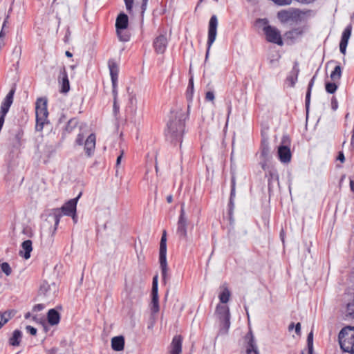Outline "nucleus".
<instances>
[{
  "mask_svg": "<svg viewBox=\"0 0 354 354\" xmlns=\"http://www.w3.org/2000/svg\"><path fill=\"white\" fill-rule=\"evenodd\" d=\"M313 15L314 12L311 10H301L296 8L281 10L277 14V19L281 24L305 22Z\"/></svg>",
  "mask_w": 354,
  "mask_h": 354,
  "instance_id": "1",
  "label": "nucleus"
},
{
  "mask_svg": "<svg viewBox=\"0 0 354 354\" xmlns=\"http://www.w3.org/2000/svg\"><path fill=\"white\" fill-rule=\"evenodd\" d=\"M338 338L342 351L354 354V327L347 326L342 328Z\"/></svg>",
  "mask_w": 354,
  "mask_h": 354,
  "instance_id": "2",
  "label": "nucleus"
},
{
  "mask_svg": "<svg viewBox=\"0 0 354 354\" xmlns=\"http://www.w3.org/2000/svg\"><path fill=\"white\" fill-rule=\"evenodd\" d=\"M36 130L42 131L47 122L48 112L47 110V100L43 97L38 98L35 105Z\"/></svg>",
  "mask_w": 354,
  "mask_h": 354,
  "instance_id": "3",
  "label": "nucleus"
},
{
  "mask_svg": "<svg viewBox=\"0 0 354 354\" xmlns=\"http://www.w3.org/2000/svg\"><path fill=\"white\" fill-rule=\"evenodd\" d=\"M216 313L221 321V333H227L230 326V315L228 306L225 304H218L216 306Z\"/></svg>",
  "mask_w": 354,
  "mask_h": 354,
  "instance_id": "4",
  "label": "nucleus"
},
{
  "mask_svg": "<svg viewBox=\"0 0 354 354\" xmlns=\"http://www.w3.org/2000/svg\"><path fill=\"white\" fill-rule=\"evenodd\" d=\"M290 140L288 136H283L281 143L278 147L277 156L282 163H288L292 158L290 149Z\"/></svg>",
  "mask_w": 354,
  "mask_h": 354,
  "instance_id": "5",
  "label": "nucleus"
},
{
  "mask_svg": "<svg viewBox=\"0 0 354 354\" xmlns=\"http://www.w3.org/2000/svg\"><path fill=\"white\" fill-rule=\"evenodd\" d=\"M218 19L216 15H212L209 21L208 24V37H207V48L205 55V59L207 60L209 55L211 46L216 40L217 35V27H218Z\"/></svg>",
  "mask_w": 354,
  "mask_h": 354,
  "instance_id": "6",
  "label": "nucleus"
},
{
  "mask_svg": "<svg viewBox=\"0 0 354 354\" xmlns=\"http://www.w3.org/2000/svg\"><path fill=\"white\" fill-rule=\"evenodd\" d=\"M184 131V124L178 120L171 121L167 124V129L166 135L170 138L171 141L174 140L180 139Z\"/></svg>",
  "mask_w": 354,
  "mask_h": 354,
  "instance_id": "7",
  "label": "nucleus"
},
{
  "mask_svg": "<svg viewBox=\"0 0 354 354\" xmlns=\"http://www.w3.org/2000/svg\"><path fill=\"white\" fill-rule=\"evenodd\" d=\"M263 32L268 41L276 44L279 46L283 45L281 32L278 28L274 26H267L263 28Z\"/></svg>",
  "mask_w": 354,
  "mask_h": 354,
  "instance_id": "8",
  "label": "nucleus"
},
{
  "mask_svg": "<svg viewBox=\"0 0 354 354\" xmlns=\"http://www.w3.org/2000/svg\"><path fill=\"white\" fill-rule=\"evenodd\" d=\"M109 68L110 75H111V82H112V86H113L112 93L113 95V100H117V97H118L117 85H118V77L119 68H118L117 64L113 61L109 62Z\"/></svg>",
  "mask_w": 354,
  "mask_h": 354,
  "instance_id": "9",
  "label": "nucleus"
},
{
  "mask_svg": "<svg viewBox=\"0 0 354 354\" xmlns=\"http://www.w3.org/2000/svg\"><path fill=\"white\" fill-rule=\"evenodd\" d=\"M151 297V310L153 315L157 313L159 311L157 275L154 276L153 278Z\"/></svg>",
  "mask_w": 354,
  "mask_h": 354,
  "instance_id": "10",
  "label": "nucleus"
},
{
  "mask_svg": "<svg viewBox=\"0 0 354 354\" xmlns=\"http://www.w3.org/2000/svg\"><path fill=\"white\" fill-rule=\"evenodd\" d=\"M58 288L55 283H49L44 281L39 289V294L49 299L53 298L57 292Z\"/></svg>",
  "mask_w": 354,
  "mask_h": 354,
  "instance_id": "11",
  "label": "nucleus"
},
{
  "mask_svg": "<svg viewBox=\"0 0 354 354\" xmlns=\"http://www.w3.org/2000/svg\"><path fill=\"white\" fill-rule=\"evenodd\" d=\"M246 350L245 354H259L257 346L251 331L245 335Z\"/></svg>",
  "mask_w": 354,
  "mask_h": 354,
  "instance_id": "12",
  "label": "nucleus"
},
{
  "mask_svg": "<svg viewBox=\"0 0 354 354\" xmlns=\"http://www.w3.org/2000/svg\"><path fill=\"white\" fill-rule=\"evenodd\" d=\"M81 195L80 192L75 198L70 200L62 207L61 209L64 214L71 216L72 214L76 213L77 203Z\"/></svg>",
  "mask_w": 354,
  "mask_h": 354,
  "instance_id": "13",
  "label": "nucleus"
},
{
  "mask_svg": "<svg viewBox=\"0 0 354 354\" xmlns=\"http://www.w3.org/2000/svg\"><path fill=\"white\" fill-rule=\"evenodd\" d=\"M351 31H352V26H351V25H349L344 29V30L342 33V38H341V41H340V44H339V50H340V52L344 55H345V53H346L348 42L349 38L351 35Z\"/></svg>",
  "mask_w": 354,
  "mask_h": 354,
  "instance_id": "14",
  "label": "nucleus"
},
{
  "mask_svg": "<svg viewBox=\"0 0 354 354\" xmlns=\"http://www.w3.org/2000/svg\"><path fill=\"white\" fill-rule=\"evenodd\" d=\"M14 93L15 90L12 89L4 98L1 106L0 115H6L11 104H12Z\"/></svg>",
  "mask_w": 354,
  "mask_h": 354,
  "instance_id": "15",
  "label": "nucleus"
},
{
  "mask_svg": "<svg viewBox=\"0 0 354 354\" xmlns=\"http://www.w3.org/2000/svg\"><path fill=\"white\" fill-rule=\"evenodd\" d=\"M153 46L158 53H163L167 46V39L165 35H160L155 39Z\"/></svg>",
  "mask_w": 354,
  "mask_h": 354,
  "instance_id": "16",
  "label": "nucleus"
},
{
  "mask_svg": "<svg viewBox=\"0 0 354 354\" xmlns=\"http://www.w3.org/2000/svg\"><path fill=\"white\" fill-rule=\"evenodd\" d=\"M182 341L183 338L180 335H176L173 338V340L170 345V354H181Z\"/></svg>",
  "mask_w": 354,
  "mask_h": 354,
  "instance_id": "17",
  "label": "nucleus"
},
{
  "mask_svg": "<svg viewBox=\"0 0 354 354\" xmlns=\"http://www.w3.org/2000/svg\"><path fill=\"white\" fill-rule=\"evenodd\" d=\"M159 263H160V267L161 269L162 281L165 283H166L167 280L169 279V275L168 274L167 256L159 257Z\"/></svg>",
  "mask_w": 354,
  "mask_h": 354,
  "instance_id": "18",
  "label": "nucleus"
},
{
  "mask_svg": "<svg viewBox=\"0 0 354 354\" xmlns=\"http://www.w3.org/2000/svg\"><path fill=\"white\" fill-rule=\"evenodd\" d=\"M95 148V136L91 134L84 143V149L88 156H91Z\"/></svg>",
  "mask_w": 354,
  "mask_h": 354,
  "instance_id": "19",
  "label": "nucleus"
},
{
  "mask_svg": "<svg viewBox=\"0 0 354 354\" xmlns=\"http://www.w3.org/2000/svg\"><path fill=\"white\" fill-rule=\"evenodd\" d=\"M124 347V338L123 336H116L111 339V348L115 351H122Z\"/></svg>",
  "mask_w": 354,
  "mask_h": 354,
  "instance_id": "20",
  "label": "nucleus"
},
{
  "mask_svg": "<svg viewBox=\"0 0 354 354\" xmlns=\"http://www.w3.org/2000/svg\"><path fill=\"white\" fill-rule=\"evenodd\" d=\"M22 250L19 252V254L24 257L26 259H28L30 257V252L32 250V241L30 240H26L21 244Z\"/></svg>",
  "mask_w": 354,
  "mask_h": 354,
  "instance_id": "21",
  "label": "nucleus"
},
{
  "mask_svg": "<svg viewBox=\"0 0 354 354\" xmlns=\"http://www.w3.org/2000/svg\"><path fill=\"white\" fill-rule=\"evenodd\" d=\"M129 19L124 13H120L115 21L116 29H126L128 27Z\"/></svg>",
  "mask_w": 354,
  "mask_h": 354,
  "instance_id": "22",
  "label": "nucleus"
},
{
  "mask_svg": "<svg viewBox=\"0 0 354 354\" xmlns=\"http://www.w3.org/2000/svg\"><path fill=\"white\" fill-rule=\"evenodd\" d=\"M47 319L50 325H57L59 322L60 315L56 310L50 309L48 312Z\"/></svg>",
  "mask_w": 354,
  "mask_h": 354,
  "instance_id": "23",
  "label": "nucleus"
},
{
  "mask_svg": "<svg viewBox=\"0 0 354 354\" xmlns=\"http://www.w3.org/2000/svg\"><path fill=\"white\" fill-rule=\"evenodd\" d=\"M187 220L178 218V227H177V233L179 236L183 239L187 238Z\"/></svg>",
  "mask_w": 354,
  "mask_h": 354,
  "instance_id": "24",
  "label": "nucleus"
},
{
  "mask_svg": "<svg viewBox=\"0 0 354 354\" xmlns=\"http://www.w3.org/2000/svg\"><path fill=\"white\" fill-rule=\"evenodd\" d=\"M59 83L62 86L61 91L62 93H67L70 89V85L68 75L65 71L62 73L59 77Z\"/></svg>",
  "mask_w": 354,
  "mask_h": 354,
  "instance_id": "25",
  "label": "nucleus"
},
{
  "mask_svg": "<svg viewBox=\"0 0 354 354\" xmlns=\"http://www.w3.org/2000/svg\"><path fill=\"white\" fill-rule=\"evenodd\" d=\"M306 30V26H299L295 28H292L291 30L287 32V35L290 38H297L301 35H303Z\"/></svg>",
  "mask_w": 354,
  "mask_h": 354,
  "instance_id": "26",
  "label": "nucleus"
},
{
  "mask_svg": "<svg viewBox=\"0 0 354 354\" xmlns=\"http://www.w3.org/2000/svg\"><path fill=\"white\" fill-rule=\"evenodd\" d=\"M22 337V333L19 330H15L12 337L9 339V344L13 346H17L19 345Z\"/></svg>",
  "mask_w": 354,
  "mask_h": 354,
  "instance_id": "27",
  "label": "nucleus"
},
{
  "mask_svg": "<svg viewBox=\"0 0 354 354\" xmlns=\"http://www.w3.org/2000/svg\"><path fill=\"white\" fill-rule=\"evenodd\" d=\"M15 312L14 310H8L0 313V329L15 315Z\"/></svg>",
  "mask_w": 354,
  "mask_h": 354,
  "instance_id": "28",
  "label": "nucleus"
},
{
  "mask_svg": "<svg viewBox=\"0 0 354 354\" xmlns=\"http://www.w3.org/2000/svg\"><path fill=\"white\" fill-rule=\"evenodd\" d=\"M167 256V238L166 232L164 231L160 243L159 257Z\"/></svg>",
  "mask_w": 354,
  "mask_h": 354,
  "instance_id": "29",
  "label": "nucleus"
},
{
  "mask_svg": "<svg viewBox=\"0 0 354 354\" xmlns=\"http://www.w3.org/2000/svg\"><path fill=\"white\" fill-rule=\"evenodd\" d=\"M222 292L219 295V299L221 303L226 304L230 297V292L227 287L223 286Z\"/></svg>",
  "mask_w": 354,
  "mask_h": 354,
  "instance_id": "30",
  "label": "nucleus"
},
{
  "mask_svg": "<svg viewBox=\"0 0 354 354\" xmlns=\"http://www.w3.org/2000/svg\"><path fill=\"white\" fill-rule=\"evenodd\" d=\"M342 76V68L340 66H336L334 71L330 73V78L333 82L339 80Z\"/></svg>",
  "mask_w": 354,
  "mask_h": 354,
  "instance_id": "31",
  "label": "nucleus"
},
{
  "mask_svg": "<svg viewBox=\"0 0 354 354\" xmlns=\"http://www.w3.org/2000/svg\"><path fill=\"white\" fill-rule=\"evenodd\" d=\"M345 315L348 319H354V301L347 304Z\"/></svg>",
  "mask_w": 354,
  "mask_h": 354,
  "instance_id": "32",
  "label": "nucleus"
},
{
  "mask_svg": "<svg viewBox=\"0 0 354 354\" xmlns=\"http://www.w3.org/2000/svg\"><path fill=\"white\" fill-rule=\"evenodd\" d=\"M125 29H116L119 39L122 41H127L129 39V35L124 32Z\"/></svg>",
  "mask_w": 354,
  "mask_h": 354,
  "instance_id": "33",
  "label": "nucleus"
},
{
  "mask_svg": "<svg viewBox=\"0 0 354 354\" xmlns=\"http://www.w3.org/2000/svg\"><path fill=\"white\" fill-rule=\"evenodd\" d=\"M335 82H334L333 83L328 82L326 84V91L328 93H334L336 91V90L337 88V86Z\"/></svg>",
  "mask_w": 354,
  "mask_h": 354,
  "instance_id": "34",
  "label": "nucleus"
},
{
  "mask_svg": "<svg viewBox=\"0 0 354 354\" xmlns=\"http://www.w3.org/2000/svg\"><path fill=\"white\" fill-rule=\"evenodd\" d=\"M313 333L311 331L307 337V344H308L309 354H312V353H313Z\"/></svg>",
  "mask_w": 354,
  "mask_h": 354,
  "instance_id": "35",
  "label": "nucleus"
},
{
  "mask_svg": "<svg viewBox=\"0 0 354 354\" xmlns=\"http://www.w3.org/2000/svg\"><path fill=\"white\" fill-rule=\"evenodd\" d=\"M126 9L128 12L131 13L133 10V6L134 0H124Z\"/></svg>",
  "mask_w": 354,
  "mask_h": 354,
  "instance_id": "36",
  "label": "nucleus"
},
{
  "mask_svg": "<svg viewBox=\"0 0 354 354\" xmlns=\"http://www.w3.org/2000/svg\"><path fill=\"white\" fill-rule=\"evenodd\" d=\"M22 136H23V132L21 131H18L15 136V145H20L21 139Z\"/></svg>",
  "mask_w": 354,
  "mask_h": 354,
  "instance_id": "37",
  "label": "nucleus"
},
{
  "mask_svg": "<svg viewBox=\"0 0 354 354\" xmlns=\"http://www.w3.org/2000/svg\"><path fill=\"white\" fill-rule=\"evenodd\" d=\"M235 196V181L234 179H232V190H231V194H230V205H232V199Z\"/></svg>",
  "mask_w": 354,
  "mask_h": 354,
  "instance_id": "38",
  "label": "nucleus"
},
{
  "mask_svg": "<svg viewBox=\"0 0 354 354\" xmlns=\"http://www.w3.org/2000/svg\"><path fill=\"white\" fill-rule=\"evenodd\" d=\"M77 124V122L75 119L70 120L68 122L66 130L71 131Z\"/></svg>",
  "mask_w": 354,
  "mask_h": 354,
  "instance_id": "39",
  "label": "nucleus"
},
{
  "mask_svg": "<svg viewBox=\"0 0 354 354\" xmlns=\"http://www.w3.org/2000/svg\"><path fill=\"white\" fill-rule=\"evenodd\" d=\"M257 24L260 26H263V28L265 27V26H268V21L267 19H259L257 20L256 21Z\"/></svg>",
  "mask_w": 354,
  "mask_h": 354,
  "instance_id": "40",
  "label": "nucleus"
},
{
  "mask_svg": "<svg viewBox=\"0 0 354 354\" xmlns=\"http://www.w3.org/2000/svg\"><path fill=\"white\" fill-rule=\"evenodd\" d=\"M130 104L134 108V112L136 111L137 99L135 95H132L130 97Z\"/></svg>",
  "mask_w": 354,
  "mask_h": 354,
  "instance_id": "41",
  "label": "nucleus"
},
{
  "mask_svg": "<svg viewBox=\"0 0 354 354\" xmlns=\"http://www.w3.org/2000/svg\"><path fill=\"white\" fill-rule=\"evenodd\" d=\"M205 99L208 101H214V94L212 91H208L206 93Z\"/></svg>",
  "mask_w": 354,
  "mask_h": 354,
  "instance_id": "42",
  "label": "nucleus"
},
{
  "mask_svg": "<svg viewBox=\"0 0 354 354\" xmlns=\"http://www.w3.org/2000/svg\"><path fill=\"white\" fill-rule=\"evenodd\" d=\"M26 330L32 335H35L37 334V329L31 326H27Z\"/></svg>",
  "mask_w": 354,
  "mask_h": 354,
  "instance_id": "43",
  "label": "nucleus"
},
{
  "mask_svg": "<svg viewBox=\"0 0 354 354\" xmlns=\"http://www.w3.org/2000/svg\"><path fill=\"white\" fill-rule=\"evenodd\" d=\"M184 205H185V204L182 203L179 218L187 219V218L185 217V209H184Z\"/></svg>",
  "mask_w": 354,
  "mask_h": 354,
  "instance_id": "44",
  "label": "nucleus"
},
{
  "mask_svg": "<svg viewBox=\"0 0 354 354\" xmlns=\"http://www.w3.org/2000/svg\"><path fill=\"white\" fill-rule=\"evenodd\" d=\"M194 91V82L192 78L189 80V84L187 89V92H190L191 95L192 94Z\"/></svg>",
  "mask_w": 354,
  "mask_h": 354,
  "instance_id": "45",
  "label": "nucleus"
},
{
  "mask_svg": "<svg viewBox=\"0 0 354 354\" xmlns=\"http://www.w3.org/2000/svg\"><path fill=\"white\" fill-rule=\"evenodd\" d=\"M44 307L45 306L44 304H37L34 306L33 310L34 311H41L44 308Z\"/></svg>",
  "mask_w": 354,
  "mask_h": 354,
  "instance_id": "46",
  "label": "nucleus"
},
{
  "mask_svg": "<svg viewBox=\"0 0 354 354\" xmlns=\"http://www.w3.org/2000/svg\"><path fill=\"white\" fill-rule=\"evenodd\" d=\"M119 111V105L117 103V100H113V112L116 114Z\"/></svg>",
  "mask_w": 354,
  "mask_h": 354,
  "instance_id": "47",
  "label": "nucleus"
},
{
  "mask_svg": "<svg viewBox=\"0 0 354 354\" xmlns=\"http://www.w3.org/2000/svg\"><path fill=\"white\" fill-rule=\"evenodd\" d=\"M310 91L308 90V92H307L306 96V105L307 109L308 107L309 102H310Z\"/></svg>",
  "mask_w": 354,
  "mask_h": 354,
  "instance_id": "48",
  "label": "nucleus"
},
{
  "mask_svg": "<svg viewBox=\"0 0 354 354\" xmlns=\"http://www.w3.org/2000/svg\"><path fill=\"white\" fill-rule=\"evenodd\" d=\"M297 2L302 4H309L314 2L315 0H296Z\"/></svg>",
  "mask_w": 354,
  "mask_h": 354,
  "instance_id": "49",
  "label": "nucleus"
},
{
  "mask_svg": "<svg viewBox=\"0 0 354 354\" xmlns=\"http://www.w3.org/2000/svg\"><path fill=\"white\" fill-rule=\"evenodd\" d=\"M83 136L80 134L78 135L77 139H76V142L79 145H82V142H83Z\"/></svg>",
  "mask_w": 354,
  "mask_h": 354,
  "instance_id": "50",
  "label": "nucleus"
},
{
  "mask_svg": "<svg viewBox=\"0 0 354 354\" xmlns=\"http://www.w3.org/2000/svg\"><path fill=\"white\" fill-rule=\"evenodd\" d=\"M21 53V50L20 47H15L14 49V53L17 55V57L19 58Z\"/></svg>",
  "mask_w": 354,
  "mask_h": 354,
  "instance_id": "51",
  "label": "nucleus"
},
{
  "mask_svg": "<svg viewBox=\"0 0 354 354\" xmlns=\"http://www.w3.org/2000/svg\"><path fill=\"white\" fill-rule=\"evenodd\" d=\"M337 160L342 162H343L344 161L345 158H344V155L343 152L339 153V155L337 156Z\"/></svg>",
  "mask_w": 354,
  "mask_h": 354,
  "instance_id": "52",
  "label": "nucleus"
},
{
  "mask_svg": "<svg viewBox=\"0 0 354 354\" xmlns=\"http://www.w3.org/2000/svg\"><path fill=\"white\" fill-rule=\"evenodd\" d=\"M301 331V324L300 323H297L295 326V332L297 334H299Z\"/></svg>",
  "mask_w": 354,
  "mask_h": 354,
  "instance_id": "53",
  "label": "nucleus"
},
{
  "mask_svg": "<svg viewBox=\"0 0 354 354\" xmlns=\"http://www.w3.org/2000/svg\"><path fill=\"white\" fill-rule=\"evenodd\" d=\"M61 215L60 214H55V225H57L59 222V218H60Z\"/></svg>",
  "mask_w": 354,
  "mask_h": 354,
  "instance_id": "54",
  "label": "nucleus"
},
{
  "mask_svg": "<svg viewBox=\"0 0 354 354\" xmlns=\"http://www.w3.org/2000/svg\"><path fill=\"white\" fill-rule=\"evenodd\" d=\"M349 185H350L351 189L353 192H354V180L350 179Z\"/></svg>",
  "mask_w": 354,
  "mask_h": 354,
  "instance_id": "55",
  "label": "nucleus"
},
{
  "mask_svg": "<svg viewBox=\"0 0 354 354\" xmlns=\"http://www.w3.org/2000/svg\"><path fill=\"white\" fill-rule=\"evenodd\" d=\"M315 77L314 76L312 80H310V82L309 83V85H308V91H311V88L314 84V80H315Z\"/></svg>",
  "mask_w": 354,
  "mask_h": 354,
  "instance_id": "56",
  "label": "nucleus"
},
{
  "mask_svg": "<svg viewBox=\"0 0 354 354\" xmlns=\"http://www.w3.org/2000/svg\"><path fill=\"white\" fill-rule=\"evenodd\" d=\"M332 106H333V109H337V101H336L335 99H333V100H332Z\"/></svg>",
  "mask_w": 354,
  "mask_h": 354,
  "instance_id": "57",
  "label": "nucleus"
},
{
  "mask_svg": "<svg viewBox=\"0 0 354 354\" xmlns=\"http://www.w3.org/2000/svg\"><path fill=\"white\" fill-rule=\"evenodd\" d=\"M5 37H6V32H4V30H3V28H1V30L0 32V38L4 39Z\"/></svg>",
  "mask_w": 354,
  "mask_h": 354,
  "instance_id": "58",
  "label": "nucleus"
},
{
  "mask_svg": "<svg viewBox=\"0 0 354 354\" xmlns=\"http://www.w3.org/2000/svg\"><path fill=\"white\" fill-rule=\"evenodd\" d=\"M173 201V197L171 195H169L167 197V201L169 203H171Z\"/></svg>",
  "mask_w": 354,
  "mask_h": 354,
  "instance_id": "59",
  "label": "nucleus"
},
{
  "mask_svg": "<svg viewBox=\"0 0 354 354\" xmlns=\"http://www.w3.org/2000/svg\"><path fill=\"white\" fill-rule=\"evenodd\" d=\"M127 290L129 292V295H131L133 294V291L131 288H129L127 285L126 286Z\"/></svg>",
  "mask_w": 354,
  "mask_h": 354,
  "instance_id": "60",
  "label": "nucleus"
},
{
  "mask_svg": "<svg viewBox=\"0 0 354 354\" xmlns=\"http://www.w3.org/2000/svg\"><path fill=\"white\" fill-rule=\"evenodd\" d=\"M65 55L68 57H71L73 56L72 53L69 51H66L65 53Z\"/></svg>",
  "mask_w": 354,
  "mask_h": 354,
  "instance_id": "61",
  "label": "nucleus"
},
{
  "mask_svg": "<svg viewBox=\"0 0 354 354\" xmlns=\"http://www.w3.org/2000/svg\"><path fill=\"white\" fill-rule=\"evenodd\" d=\"M75 222H76V213H73L71 215Z\"/></svg>",
  "mask_w": 354,
  "mask_h": 354,
  "instance_id": "62",
  "label": "nucleus"
},
{
  "mask_svg": "<svg viewBox=\"0 0 354 354\" xmlns=\"http://www.w3.org/2000/svg\"><path fill=\"white\" fill-rule=\"evenodd\" d=\"M121 158H122V155H120V156L118 157L117 158V165H119L120 161H121Z\"/></svg>",
  "mask_w": 354,
  "mask_h": 354,
  "instance_id": "63",
  "label": "nucleus"
},
{
  "mask_svg": "<svg viewBox=\"0 0 354 354\" xmlns=\"http://www.w3.org/2000/svg\"><path fill=\"white\" fill-rule=\"evenodd\" d=\"M293 328H294V323H292V324H290L289 325V326H288V329H289V330H292V329H293Z\"/></svg>",
  "mask_w": 354,
  "mask_h": 354,
  "instance_id": "64",
  "label": "nucleus"
}]
</instances>
